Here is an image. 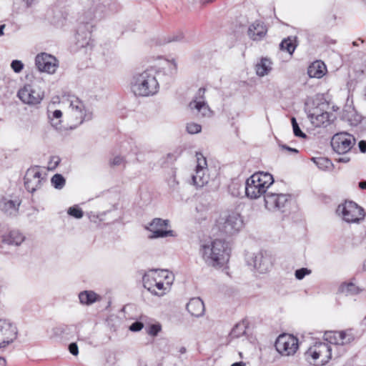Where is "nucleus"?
I'll return each instance as SVG.
<instances>
[{"label": "nucleus", "instance_id": "603ef678", "mask_svg": "<svg viewBox=\"0 0 366 366\" xmlns=\"http://www.w3.org/2000/svg\"><path fill=\"white\" fill-rule=\"evenodd\" d=\"M26 6L30 7L36 0H24Z\"/></svg>", "mask_w": 366, "mask_h": 366}, {"label": "nucleus", "instance_id": "de8ad7c7", "mask_svg": "<svg viewBox=\"0 0 366 366\" xmlns=\"http://www.w3.org/2000/svg\"><path fill=\"white\" fill-rule=\"evenodd\" d=\"M69 349L70 352L73 355H76L78 354V352H79L78 347H77L76 343L70 344L69 346Z\"/></svg>", "mask_w": 366, "mask_h": 366}, {"label": "nucleus", "instance_id": "6e6552de", "mask_svg": "<svg viewBox=\"0 0 366 366\" xmlns=\"http://www.w3.org/2000/svg\"><path fill=\"white\" fill-rule=\"evenodd\" d=\"M17 97L25 104L35 106L44 97V91L37 83L26 84L17 93Z\"/></svg>", "mask_w": 366, "mask_h": 366}, {"label": "nucleus", "instance_id": "a18cd8bd", "mask_svg": "<svg viewBox=\"0 0 366 366\" xmlns=\"http://www.w3.org/2000/svg\"><path fill=\"white\" fill-rule=\"evenodd\" d=\"M11 67L16 73H19L24 68V64L19 60H14L11 64Z\"/></svg>", "mask_w": 366, "mask_h": 366}, {"label": "nucleus", "instance_id": "bf43d9fd", "mask_svg": "<svg viewBox=\"0 0 366 366\" xmlns=\"http://www.w3.org/2000/svg\"><path fill=\"white\" fill-rule=\"evenodd\" d=\"M187 352V350L184 347H181L179 349V352L180 354H184L185 352Z\"/></svg>", "mask_w": 366, "mask_h": 366}, {"label": "nucleus", "instance_id": "864d4df0", "mask_svg": "<svg viewBox=\"0 0 366 366\" xmlns=\"http://www.w3.org/2000/svg\"><path fill=\"white\" fill-rule=\"evenodd\" d=\"M359 187L362 189H366V181L359 182Z\"/></svg>", "mask_w": 366, "mask_h": 366}, {"label": "nucleus", "instance_id": "412c9836", "mask_svg": "<svg viewBox=\"0 0 366 366\" xmlns=\"http://www.w3.org/2000/svg\"><path fill=\"white\" fill-rule=\"evenodd\" d=\"M332 117V114L319 109H316L313 113L308 114V118L315 127H326L331 122Z\"/></svg>", "mask_w": 366, "mask_h": 366}, {"label": "nucleus", "instance_id": "bb28decb", "mask_svg": "<svg viewBox=\"0 0 366 366\" xmlns=\"http://www.w3.org/2000/svg\"><path fill=\"white\" fill-rule=\"evenodd\" d=\"M24 239V236L18 231H11L2 237L3 242L14 246H19Z\"/></svg>", "mask_w": 366, "mask_h": 366}, {"label": "nucleus", "instance_id": "4468645a", "mask_svg": "<svg viewBox=\"0 0 366 366\" xmlns=\"http://www.w3.org/2000/svg\"><path fill=\"white\" fill-rule=\"evenodd\" d=\"M197 162L195 174H192V180L197 187H202L207 184L209 179L207 160L202 154H197Z\"/></svg>", "mask_w": 366, "mask_h": 366}, {"label": "nucleus", "instance_id": "b1692460", "mask_svg": "<svg viewBox=\"0 0 366 366\" xmlns=\"http://www.w3.org/2000/svg\"><path fill=\"white\" fill-rule=\"evenodd\" d=\"M272 69V62L268 58H262L255 65L256 74L259 77L268 75Z\"/></svg>", "mask_w": 366, "mask_h": 366}, {"label": "nucleus", "instance_id": "8fccbe9b", "mask_svg": "<svg viewBox=\"0 0 366 366\" xmlns=\"http://www.w3.org/2000/svg\"><path fill=\"white\" fill-rule=\"evenodd\" d=\"M350 158L348 157L347 156H345V157L339 158L337 159V162H342V163H347L350 162Z\"/></svg>", "mask_w": 366, "mask_h": 366}, {"label": "nucleus", "instance_id": "3c124183", "mask_svg": "<svg viewBox=\"0 0 366 366\" xmlns=\"http://www.w3.org/2000/svg\"><path fill=\"white\" fill-rule=\"evenodd\" d=\"M282 147L284 149H286V150H288L290 152H294V153H297L298 152V150L295 149V148H291L290 147H287L286 145H282Z\"/></svg>", "mask_w": 366, "mask_h": 366}, {"label": "nucleus", "instance_id": "0eeeda50", "mask_svg": "<svg viewBox=\"0 0 366 366\" xmlns=\"http://www.w3.org/2000/svg\"><path fill=\"white\" fill-rule=\"evenodd\" d=\"M68 113L71 121L76 124L92 119V113L86 110L84 102L76 96H69L66 99Z\"/></svg>", "mask_w": 366, "mask_h": 366}, {"label": "nucleus", "instance_id": "ea45409f", "mask_svg": "<svg viewBox=\"0 0 366 366\" xmlns=\"http://www.w3.org/2000/svg\"><path fill=\"white\" fill-rule=\"evenodd\" d=\"M201 129H202L201 126L197 123L192 122V123H188L187 124V131L189 134H197L201 132Z\"/></svg>", "mask_w": 366, "mask_h": 366}, {"label": "nucleus", "instance_id": "2eb2a0df", "mask_svg": "<svg viewBox=\"0 0 366 366\" xmlns=\"http://www.w3.org/2000/svg\"><path fill=\"white\" fill-rule=\"evenodd\" d=\"M169 220L162 219L160 218L154 219L149 225L147 227V229L152 232L149 236L150 239L164 238L167 237H174V232L171 229H167L169 227Z\"/></svg>", "mask_w": 366, "mask_h": 366}, {"label": "nucleus", "instance_id": "72a5a7b5", "mask_svg": "<svg viewBox=\"0 0 366 366\" xmlns=\"http://www.w3.org/2000/svg\"><path fill=\"white\" fill-rule=\"evenodd\" d=\"M246 332V325L244 322L237 323L232 330L230 335L232 337H239Z\"/></svg>", "mask_w": 366, "mask_h": 366}, {"label": "nucleus", "instance_id": "37998d69", "mask_svg": "<svg viewBox=\"0 0 366 366\" xmlns=\"http://www.w3.org/2000/svg\"><path fill=\"white\" fill-rule=\"evenodd\" d=\"M126 163L125 159L124 157L118 155L115 156L114 158H112L110 160V164L112 166H120V165H124Z\"/></svg>", "mask_w": 366, "mask_h": 366}, {"label": "nucleus", "instance_id": "f3484780", "mask_svg": "<svg viewBox=\"0 0 366 366\" xmlns=\"http://www.w3.org/2000/svg\"><path fill=\"white\" fill-rule=\"evenodd\" d=\"M35 64L40 71L53 74L59 67V61L53 55L41 53L36 56Z\"/></svg>", "mask_w": 366, "mask_h": 366}, {"label": "nucleus", "instance_id": "1a4fd4ad", "mask_svg": "<svg viewBox=\"0 0 366 366\" xmlns=\"http://www.w3.org/2000/svg\"><path fill=\"white\" fill-rule=\"evenodd\" d=\"M46 182V174L39 167L27 169L24 176V185L26 190L34 193L41 188Z\"/></svg>", "mask_w": 366, "mask_h": 366}, {"label": "nucleus", "instance_id": "09e8293b", "mask_svg": "<svg viewBox=\"0 0 366 366\" xmlns=\"http://www.w3.org/2000/svg\"><path fill=\"white\" fill-rule=\"evenodd\" d=\"M359 149L361 152L365 153L366 152V142L365 141H360L358 144Z\"/></svg>", "mask_w": 366, "mask_h": 366}, {"label": "nucleus", "instance_id": "393cba45", "mask_svg": "<svg viewBox=\"0 0 366 366\" xmlns=\"http://www.w3.org/2000/svg\"><path fill=\"white\" fill-rule=\"evenodd\" d=\"M20 203L17 200H11L6 197L0 199V209L8 214H15L19 209Z\"/></svg>", "mask_w": 366, "mask_h": 366}, {"label": "nucleus", "instance_id": "7c9ffc66", "mask_svg": "<svg viewBox=\"0 0 366 366\" xmlns=\"http://www.w3.org/2000/svg\"><path fill=\"white\" fill-rule=\"evenodd\" d=\"M62 112L61 110L56 109L54 111L48 110V118L53 127L56 129L61 128Z\"/></svg>", "mask_w": 366, "mask_h": 366}, {"label": "nucleus", "instance_id": "6e6d98bb", "mask_svg": "<svg viewBox=\"0 0 366 366\" xmlns=\"http://www.w3.org/2000/svg\"><path fill=\"white\" fill-rule=\"evenodd\" d=\"M5 27H6L5 24H2L0 26V36L4 35V30Z\"/></svg>", "mask_w": 366, "mask_h": 366}, {"label": "nucleus", "instance_id": "a878e982", "mask_svg": "<svg viewBox=\"0 0 366 366\" xmlns=\"http://www.w3.org/2000/svg\"><path fill=\"white\" fill-rule=\"evenodd\" d=\"M326 66L322 61H317L313 62L308 68V75L312 78L320 79L326 73Z\"/></svg>", "mask_w": 366, "mask_h": 366}, {"label": "nucleus", "instance_id": "a211bd4d", "mask_svg": "<svg viewBox=\"0 0 366 366\" xmlns=\"http://www.w3.org/2000/svg\"><path fill=\"white\" fill-rule=\"evenodd\" d=\"M289 196L285 194L268 192L264 195V205L269 211H278L285 207Z\"/></svg>", "mask_w": 366, "mask_h": 366}, {"label": "nucleus", "instance_id": "f03ea898", "mask_svg": "<svg viewBox=\"0 0 366 366\" xmlns=\"http://www.w3.org/2000/svg\"><path fill=\"white\" fill-rule=\"evenodd\" d=\"M199 252L205 263L214 267L223 266L229 257L226 243L220 239L202 244Z\"/></svg>", "mask_w": 366, "mask_h": 366}, {"label": "nucleus", "instance_id": "49530a36", "mask_svg": "<svg viewBox=\"0 0 366 366\" xmlns=\"http://www.w3.org/2000/svg\"><path fill=\"white\" fill-rule=\"evenodd\" d=\"M144 327V324L141 322H134L129 326V330L132 332H139Z\"/></svg>", "mask_w": 366, "mask_h": 366}, {"label": "nucleus", "instance_id": "4d7b16f0", "mask_svg": "<svg viewBox=\"0 0 366 366\" xmlns=\"http://www.w3.org/2000/svg\"><path fill=\"white\" fill-rule=\"evenodd\" d=\"M0 366H6V360L4 358L0 357Z\"/></svg>", "mask_w": 366, "mask_h": 366}, {"label": "nucleus", "instance_id": "c756f323", "mask_svg": "<svg viewBox=\"0 0 366 366\" xmlns=\"http://www.w3.org/2000/svg\"><path fill=\"white\" fill-rule=\"evenodd\" d=\"M173 280V275L172 274V279H160L154 286V290L156 292H150L151 293L157 295V296H163L167 290L172 285Z\"/></svg>", "mask_w": 366, "mask_h": 366}, {"label": "nucleus", "instance_id": "aec40b11", "mask_svg": "<svg viewBox=\"0 0 366 366\" xmlns=\"http://www.w3.org/2000/svg\"><path fill=\"white\" fill-rule=\"evenodd\" d=\"M249 264L252 265L259 273H266L272 267V262L269 257L263 255L262 253L254 254L250 260Z\"/></svg>", "mask_w": 366, "mask_h": 366}, {"label": "nucleus", "instance_id": "7ed1b4c3", "mask_svg": "<svg viewBox=\"0 0 366 366\" xmlns=\"http://www.w3.org/2000/svg\"><path fill=\"white\" fill-rule=\"evenodd\" d=\"M243 224L242 217L235 209L222 212L215 222L218 231L226 236L237 234L242 229Z\"/></svg>", "mask_w": 366, "mask_h": 366}, {"label": "nucleus", "instance_id": "f704fd0d", "mask_svg": "<svg viewBox=\"0 0 366 366\" xmlns=\"http://www.w3.org/2000/svg\"><path fill=\"white\" fill-rule=\"evenodd\" d=\"M341 292L345 295H354L359 292L358 287L353 283L343 284L340 287Z\"/></svg>", "mask_w": 366, "mask_h": 366}, {"label": "nucleus", "instance_id": "e433bc0d", "mask_svg": "<svg viewBox=\"0 0 366 366\" xmlns=\"http://www.w3.org/2000/svg\"><path fill=\"white\" fill-rule=\"evenodd\" d=\"M315 164L321 169H326L332 165V162L327 158H313Z\"/></svg>", "mask_w": 366, "mask_h": 366}, {"label": "nucleus", "instance_id": "052dcab7", "mask_svg": "<svg viewBox=\"0 0 366 366\" xmlns=\"http://www.w3.org/2000/svg\"><path fill=\"white\" fill-rule=\"evenodd\" d=\"M171 65L172 66V68L174 71L177 69V64L174 62H172Z\"/></svg>", "mask_w": 366, "mask_h": 366}, {"label": "nucleus", "instance_id": "9d476101", "mask_svg": "<svg viewBox=\"0 0 366 366\" xmlns=\"http://www.w3.org/2000/svg\"><path fill=\"white\" fill-rule=\"evenodd\" d=\"M355 138L347 132L335 134L331 139L333 150L339 154H347L355 144Z\"/></svg>", "mask_w": 366, "mask_h": 366}, {"label": "nucleus", "instance_id": "f8f14e48", "mask_svg": "<svg viewBox=\"0 0 366 366\" xmlns=\"http://www.w3.org/2000/svg\"><path fill=\"white\" fill-rule=\"evenodd\" d=\"M298 346V339L289 334L280 335L275 342L277 351L283 356L294 355Z\"/></svg>", "mask_w": 366, "mask_h": 366}, {"label": "nucleus", "instance_id": "20e7f679", "mask_svg": "<svg viewBox=\"0 0 366 366\" xmlns=\"http://www.w3.org/2000/svg\"><path fill=\"white\" fill-rule=\"evenodd\" d=\"M272 174L259 172L249 177L245 182V194L247 197L255 199L266 194L267 189L273 184Z\"/></svg>", "mask_w": 366, "mask_h": 366}, {"label": "nucleus", "instance_id": "680f3d73", "mask_svg": "<svg viewBox=\"0 0 366 366\" xmlns=\"http://www.w3.org/2000/svg\"><path fill=\"white\" fill-rule=\"evenodd\" d=\"M352 44H353L354 46H359L358 42H357V41H353V42H352Z\"/></svg>", "mask_w": 366, "mask_h": 366}, {"label": "nucleus", "instance_id": "6ab92c4d", "mask_svg": "<svg viewBox=\"0 0 366 366\" xmlns=\"http://www.w3.org/2000/svg\"><path fill=\"white\" fill-rule=\"evenodd\" d=\"M160 279H172V273L167 270H152L143 277L144 287L149 292H156L154 288Z\"/></svg>", "mask_w": 366, "mask_h": 366}, {"label": "nucleus", "instance_id": "9b49d317", "mask_svg": "<svg viewBox=\"0 0 366 366\" xmlns=\"http://www.w3.org/2000/svg\"><path fill=\"white\" fill-rule=\"evenodd\" d=\"M356 335L352 329L341 331H327L323 335V340L330 345H347L355 340Z\"/></svg>", "mask_w": 366, "mask_h": 366}, {"label": "nucleus", "instance_id": "5fc2aeb1", "mask_svg": "<svg viewBox=\"0 0 366 366\" xmlns=\"http://www.w3.org/2000/svg\"><path fill=\"white\" fill-rule=\"evenodd\" d=\"M183 38L182 35H179L175 37H174L172 39L169 40V41H179Z\"/></svg>", "mask_w": 366, "mask_h": 366}, {"label": "nucleus", "instance_id": "13d9d810", "mask_svg": "<svg viewBox=\"0 0 366 366\" xmlns=\"http://www.w3.org/2000/svg\"><path fill=\"white\" fill-rule=\"evenodd\" d=\"M231 366H245V364L242 362H239L232 364Z\"/></svg>", "mask_w": 366, "mask_h": 366}, {"label": "nucleus", "instance_id": "4c0bfd02", "mask_svg": "<svg viewBox=\"0 0 366 366\" xmlns=\"http://www.w3.org/2000/svg\"><path fill=\"white\" fill-rule=\"evenodd\" d=\"M67 214L76 219H81L84 215L83 211L77 205L70 207L67 209Z\"/></svg>", "mask_w": 366, "mask_h": 366}, {"label": "nucleus", "instance_id": "473e14b6", "mask_svg": "<svg viewBox=\"0 0 366 366\" xmlns=\"http://www.w3.org/2000/svg\"><path fill=\"white\" fill-rule=\"evenodd\" d=\"M52 186L56 189H61L66 184L65 178L60 174H54L51 179Z\"/></svg>", "mask_w": 366, "mask_h": 366}, {"label": "nucleus", "instance_id": "c85d7f7f", "mask_svg": "<svg viewBox=\"0 0 366 366\" xmlns=\"http://www.w3.org/2000/svg\"><path fill=\"white\" fill-rule=\"evenodd\" d=\"M76 39L79 47H85L89 44L91 32L85 29V26L79 27L76 35Z\"/></svg>", "mask_w": 366, "mask_h": 366}, {"label": "nucleus", "instance_id": "ddd939ff", "mask_svg": "<svg viewBox=\"0 0 366 366\" xmlns=\"http://www.w3.org/2000/svg\"><path fill=\"white\" fill-rule=\"evenodd\" d=\"M18 337L16 325L6 319H0V348L12 344Z\"/></svg>", "mask_w": 366, "mask_h": 366}, {"label": "nucleus", "instance_id": "dca6fc26", "mask_svg": "<svg viewBox=\"0 0 366 366\" xmlns=\"http://www.w3.org/2000/svg\"><path fill=\"white\" fill-rule=\"evenodd\" d=\"M205 89H198L193 99L189 102V107L192 111L195 110L197 115L201 117H211L212 112L205 101Z\"/></svg>", "mask_w": 366, "mask_h": 366}, {"label": "nucleus", "instance_id": "79ce46f5", "mask_svg": "<svg viewBox=\"0 0 366 366\" xmlns=\"http://www.w3.org/2000/svg\"><path fill=\"white\" fill-rule=\"evenodd\" d=\"M311 270L307 268H301L299 269H297L295 272V276L296 279L301 280H302L306 275L310 274Z\"/></svg>", "mask_w": 366, "mask_h": 366}, {"label": "nucleus", "instance_id": "5701e85b", "mask_svg": "<svg viewBox=\"0 0 366 366\" xmlns=\"http://www.w3.org/2000/svg\"><path fill=\"white\" fill-rule=\"evenodd\" d=\"M267 34L265 26L259 21L253 23L248 29V34L254 41L260 40Z\"/></svg>", "mask_w": 366, "mask_h": 366}, {"label": "nucleus", "instance_id": "cd10ccee", "mask_svg": "<svg viewBox=\"0 0 366 366\" xmlns=\"http://www.w3.org/2000/svg\"><path fill=\"white\" fill-rule=\"evenodd\" d=\"M79 302L82 305H90L101 300L99 295L91 290H85L79 294Z\"/></svg>", "mask_w": 366, "mask_h": 366}, {"label": "nucleus", "instance_id": "a19ab883", "mask_svg": "<svg viewBox=\"0 0 366 366\" xmlns=\"http://www.w3.org/2000/svg\"><path fill=\"white\" fill-rule=\"evenodd\" d=\"M162 327L159 324H153L148 327L147 332L148 335L155 337L161 331Z\"/></svg>", "mask_w": 366, "mask_h": 366}, {"label": "nucleus", "instance_id": "39448f33", "mask_svg": "<svg viewBox=\"0 0 366 366\" xmlns=\"http://www.w3.org/2000/svg\"><path fill=\"white\" fill-rule=\"evenodd\" d=\"M337 357L339 354L332 353V348L327 342H315L305 352V360L315 366H322L327 363L332 357Z\"/></svg>", "mask_w": 366, "mask_h": 366}, {"label": "nucleus", "instance_id": "e2e57ef3", "mask_svg": "<svg viewBox=\"0 0 366 366\" xmlns=\"http://www.w3.org/2000/svg\"><path fill=\"white\" fill-rule=\"evenodd\" d=\"M365 1H366V0H365Z\"/></svg>", "mask_w": 366, "mask_h": 366}, {"label": "nucleus", "instance_id": "423d86ee", "mask_svg": "<svg viewBox=\"0 0 366 366\" xmlns=\"http://www.w3.org/2000/svg\"><path fill=\"white\" fill-rule=\"evenodd\" d=\"M336 214L348 224H360L365 217L364 209L352 201H345L339 204Z\"/></svg>", "mask_w": 366, "mask_h": 366}, {"label": "nucleus", "instance_id": "4be33fe9", "mask_svg": "<svg viewBox=\"0 0 366 366\" xmlns=\"http://www.w3.org/2000/svg\"><path fill=\"white\" fill-rule=\"evenodd\" d=\"M187 310L191 315L196 317L202 316L205 311L204 302L199 297L190 299L187 305Z\"/></svg>", "mask_w": 366, "mask_h": 366}, {"label": "nucleus", "instance_id": "58836bf2", "mask_svg": "<svg viewBox=\"0 0 366 366\" xmlns=\"http://www.w3.org/2000/svg\"><path fill=\"white\" fill-rule=\"evenodd\" d=\"M291 122H292L294 134L298 137L305 138L306 134L301 131V129L296 121V119L295 117H292Z\"/></svg>", "mask_w": 366, "mask_h": 366}, {"label": "nucleus", "instance_id": "c9c22d12", "mask_svg": "<svg viewBox=\"0 0 366 366\" xmlns=\"http://www.w3.org/2000/svg\"><path fill=\"white\" fill-rule=\"evenodd\" d=\"M344 117L347 119V121L350 123L351 125H356L359 122H360L361 120V117L355 114L354 111H345L344 114Z\"/></svg>", "mask_w": 366, "mask_h": 366}, {"label": "nucleus", "instance_id": "2f4dec72", "mask_svg": "<svg viewBox=\"0 0 366 366\" xmlns=\"http://www.w3.org/2000/svg\"><path fill=\"white\" fill-rule=\"evenodd\" d=\"M280 46L281 50L286 51L290 54H292L296 49V44L294 43V40L290 37L284 39Z\"/></svg>", "mask_w": 366, "mask_h": 366}, {"label": "nucleus", "instance_id": "c03bdc74", "mask_svg": "<svg viewBox=\"0 0 366 366\" xmlns=\"http://www.w3.org/2000/svg\"><path fill=\"white\" fill-rule=\"evenodd\" d=\"M169 187L174 191L177 190L179 182L176 179L174 174H172L171 177L167 179Z\"/></svg>", "mask_w": 366, "mask_h": 366}, {"label": "nucleus", "instance_id": "f257e3e1", "mask_svg": "<svg viewBox=\"0 0 366 366\" xmlns=\"http://www.w3.org/2000/svg\"><path fill=\"white\" fill-rule=\"evenodd\" d=\"M157 70L154 67L135 73L130 81L132 92L137 97H150L156 94L159 90L157 79Z\"/></svg>", "mask_w": 366, "mask_h": 366}]
</instances>
